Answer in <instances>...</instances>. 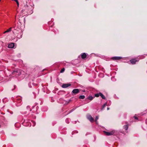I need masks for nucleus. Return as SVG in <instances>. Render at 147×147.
Masks as SVG:
<instances>
[{
	"label": "nucleus",
	"mask_w": 147,
	"mask_h": 147,
	"mask_svg": "<svg viewBox=\"0 0 147 147\" xmlns=\"http://www.w3.org/2000/svg\"><path fill=\"white\" fill-rule=\"evenodd\" d=\"M21 72L20 70H15L12 73V74H11V75H15L20 76L21 74Z\"/></svg>",
	"instance_id": "nucleus-1"
},
{
	"label": "nucleus",
	"mask_w": 147,
	"mask_h": 147,
	"mask_svg": "<svg viewBox=\"0 0 147 147\" xmlns=\"http://www.w3.org/2000/svg\"><path fill=\"white\" fill-rule=\"evenodd\" d=\"M80 92L79 90L78 89H75L73 90L71 92V94L74 95Z\"/></svg>",
	"instance_id": "nucleus-2"
},
{
	"label": "nucleus",
	"mask_w": 147,
	"mask_h": 147,
	"mask_svg": "<svg viewBox=\"0 0 147 147\" xmlns=\"http://www.w3.org/2000/svg\"><path fill=\"white\" fill-rule=\"evenodd\" d=\"M104 132L106 135L108 136L112 135H113L115 133L114 131H111L110 132L104 131Z\"/></svg>",
	"instance_id": "nucleus-3"
},
{
	"label": "nucleus",
	"mask_w": 147,
	"mask_h": 147,
	"mask_svg": "<svg viewBox=\"0 0 147 147\" xmlns=\"http://www.w3.org/2000/svg\"><path fill=\"white\" fill-rule=\"evenodd\" d=\"M87 119L89 120L90 122H93L94 121V118L92 117V116L90 115H88L87 116Z\"/></svg>",
	"instance_id": "nucleus-4"
},
{
	"label": "nucleus",
	"mask_w": 147,
	"mask_h": 147,
	"mask_svg": "<svg viewBox=\"0 0 147 147\" xmlns=\"http://www.w3.org/2000/svg\"><path fill=\"white\" fill-rule=\"evenodd\" d=\"M71 86L70 84H63L62 86V87L63 88H66Z\"/></svg>",
	"instance_id": "nucleus-5"
},
{
	"label": "nucleus",
	"mask_w": 147,
	"mask_h": 147,
	"mask_svg": "<svg viewBox=\"0 0 147 147\" xmlns=\"http://www.w3.org/2000/svg\"><path fill=\"white\" fill-rule=\"evenodd\" d=\"M122 58L121 57H112V59L113 60H118L121 59Z\"/></svg>",
	"instance_id": "nucleus-6"
},
{
	"label": "nucleus",
	"mask_w": 147,
	"mask_h": 147,
	"mask_svg": "<svg viewBox=\"0 0 147 147\" xmlns=\"http://www.w3.org/2000/svg\"><path fill=\"white\" fill-rule=\"evenodd\" d=\"M14 44L13 43H11L9 44L8 47L9 48H13L14 47Z\"/></svg>",
	"instance_id": "nucleus-7"
},
{
	"label": "nucleus",
	"mask_w": 147,
	"mask_h": 147,
	"mask_svg": "<svg viewBox=\"0 0 147 147\" xmlns=\"http://www.w3.org/2000/svg\"><path fill=\"white\" fill-rule=\"evenodd\" d=\"M138 61L135 59H133L130 60L131 63L132 64H135L136 63V62Z\"/></svg>",
	"instance_id": "nucleus-8"
},
{
	"label": "nucleus",
	"mask_w": 147,
	"mask_h": 147,
	"mask_svg": "<svg viewBox=\"0 0 147 147\" xmlns=\"http://www.w3.org/2000/svg\"><path fill=\"white\" fill-rule=\"evenodd\" d=\"M86 54L85 53H82L81 55V58L82 59H85L86 57Z\"/></svg>",
	"instance_id": "nucleus-9"
},
{
	"label": "nucleus",
	"mask_w": 147,
	"mask_h": 147,
	"mask_svg": "<svg viewBox=\"0 0 147 147\" xmlns=\"http://www.w3.org/2000/svg\"><path fill=\"white\" fill-rule=\"evenodd\" d=\"M100 96L101 97V98L104 99H106L104 95H103L101 93L99 92Z\"/></svg>",
	"instance_id": "nucleus-10"
},
{
	"label": "nucleus",
	"mask_w": 147,
	"mask_h": 147,
	"mask_svg": "<svg viewBox=\"0 0 147 147\" xmlns=\"http://www.w3.org/2000/svg\"><path fill=\"white\" fill-rule=\"evenodd\" d=\"M12 28L11 27L9 28L6 31H5V32H4L3 33L4 34L5 33L7 32H10Z\"/></svg>",
	"instance_id": "nucleus-11"
},
{
	"label": "nucleus",
	"mask_w": 147,
	"mask_h": 147,
	"mask_svg": "<svg viewBox=\"0 0 147 147\" xmlns=\"http://www.w3.org/2000/svg\"><path fill=\"white\" fill-rule=\"evenodd\" d=\"M107 105V103L106 102L102 106V107L101 108V110L102 111L104 109L105 107Z\"/></svg>",
	"instance_id": "nucleus-12"
},
{
	"label": "nucleus",
	"mask_w": 147,
	"mask_h": 147,
	"mask_svg": "<svg viewBox=\"0 0 147 147\" xmlns=\"http://www.w3.org/2000/svg\"><path fill=\"white\" fill-rule=\"evenodd\" d=\"M128 128V125H125L124 126L123 128L125 130H127Z\"/></svg>",
	"instance_id": "nucleus-13"
},
{
	"label": "nucleus",
	"mask_w": 147,
	"mask_h": 147,
	"mask_svg": "<svg viewBox=\"0 0 147 147\" xmlns=\"http://www.w3.org/2000/svg\"><path fill=\"white\" fill-rule=\"evenodd\" d=\"M94 97H93L91 96H89L87 98L89 100H92L93 99V98Z\"/></svg>",
	"instance_id": "nucleus-14"
},
{
	"label": "nucleus",
	"mask_w": 147,
	"mask_h": 147,
	"mask_svg": "<svg viewBox=\"0 0 147 147\" xmlns=\"http://www.w3.org/2000/svg\"><path fill=\"white\" fill-rule=\"evenodd\" d=\"M85 98L84 95H80L79 96V98L80 99H84Z\"/></svg>",
	"instance_id": "nucleus-15"
},
{
	"label": "nucleus",
	"mask_w": 147,
	"mask_h": 147,
	"mask_svg": "<svg viewBox=\"0 0 147 147\" xmlns=\"http://www.w3.org/2000/svg\"><path fill=\"white\" fill-rule=\"evenodd\" d=\"M99 96H100V94H99V93H97V94H94V97H98Z\"/></svg>",
	"instance_id": "nucleus-16"
},
{
	"label": "nucleus",
	"mask_w": 147,
	"mask_h": 147,
	"mask_svg": "<svg viewBox=\"0 0 147 147\" xmlns=\"http://www.w3.org/2000/svg\"><path fill=\"white\" fill-rule=\"evenodd\" d=\"M98 119V116H96V118H95V122H96V123H97V120Z\"/></svg>",
	"instance_id": "nucleus-17"
},
{
	"label": "nucleus",
	"mask_w": 147,
	"mask_h": 147,
	"mask_svg": "<svg viewBox=\"0 0 147 147\" xmlns=\"http://www.w3.org/2000/svg\"><path fill=\"white\" fill-rule=\"evenodd\" d=\"M65 70V69L64 68H63L61 69V71H60V72L61 73L63 72Z\"/></svg>",
	"instance_id": "nucleus-18"
},
{
	"label": "nucleus",
	"mask_w": 147,
	"mask_h": 147,
	"mask_svg": "<svg viewBox=\"0 0 147 147\" xmlns=\"http://www.w3.org/2000/svg\"><path fill=\"white\" fill-rule=\"evenodd\" d=\"M28 5H27V4H26V5H24V7L25 9H28Z\"/></svg>",
	"instance_id": "nucleus-19"
},
{
	"label": "nucleus",
	"mask_w": 147,
	"mask_h": 147,
	"mask_svg": "<svg viewBox=\"0 0 147 147\" xmlns=\"http://www.w3.org/2000/svg\"><path fill=\"white\" fill-rule=\"evenodd\" d=\"M32 122L33 123V126H34L36 125V122L33 121H32Z\"/></svg>",
	"instance_id": "nucleus-20"
},
{
	"label": "nucleus",
	"mask_w": 147,
	"mask_h": 147,
	"mask_svg": "<svg viewBox=\"0 0 147 147\" xmlns=\"http://www.w3.org/2000/svg\"><path fill=\"white\" fill-rule=\"evenodd\" d=\"M16 3L17 4L18 7H19V3L18 1H16Z\"/></svg>",
	"instance_id": "nucleus-21"
},
{
	"label": "nucleus",
	"mask_w": 147,
	"mask_h": 147,
	"mask_svg": "<svg viewBox=\"0 0 147 147\" xmlns=\"http://www.w3.org/2000/svg\"><path fill=\"white\" fill-rule=\"evenodd\" d=\"M134 118L135 119H138V118L137 117H136V116H134Z\"/></svg>",
	"instance_id": "nucleus-22"
},
{
	"label": "nucleus",
	"mask_w": 147,
	"mask_h": 147,
	"mask_svg": "<svg viewBox=\"0 0 147 147\" xmlns=\"http://www.w3.org/2000/svg\"><path fill=\"white\" fill-rule=\"evenodd\" d=\"M71 101V100H69V101L68 102V103H69Z\"/></svg>",
	"instance_id": "nucleus-23"
},
{
	"label": "nucleus",
	"mask_w": 147,
	"mask_h": 147,
	"mask_svg": "<svg viewBox=\"0 0 147 147\" xmlns=\"http://www.w3.org/2000/svg\"><path fill=\"white\" fill-rule=\"evenodd\" d=\"M12 1H15L16 2V1H17L18 0H12Z\"/></svg>",
	"instance_id": "nucleus-24"
},
{
	"label": "nucleus",
	"mask_w": 147,
	"mask_h": 147,
	"mask_svg": "<svg viewBox=\"0 0 147 147\" xmlns=\"http://www.w3.org/2000/svg\"><path fill=\"white\" fill-rule=\"evenodd\" d=\"M110 108L109 107H107V110H109V109Z\"/></svg>",
	"instance_id": "nucleus-25"
},
{
	"label": "nucleus",
	"mask_w": 147,
	"mask_h": 147,
	"mask_svg": "<svg viewBox=\"0 0 147 147\" xmlns=\"http://www.w3.org/2000/svg\"><path fill=\"white\" fill-rule=\"evenodd\" d=\"M27 108L28 109L29 108V107L28 106H27Z\"/></svg>",
	"instance_id": "nucleus-26"
},
{
	"label": "nucleus",
	"mask_w": 147,
	"mask_h": 147,
	"mask_svg": "<svg viewBox=\"0 0 147 147\" xmlns=\"http://www.w3.org/2000/svg\"><path fill=\"white\" fill-rule=\"evenodd\" d=\"M1 127V125L0 124V127Z\"/></svg>",
	"instance_id": "nucleus-27"
},
{
	"label": "nucleus",
	"mask_w": 147,
	"mask_h": 147,
	"mask_svg": "<svg viewBox=\"0 0 147 147\" xmlns=\"http://www.w3.org/2000/svg\"><path fill=\"white\" fill-rule=\"evenodd\" d=\"M22 37V35H21V38Z\"/></svg>",
	"instance_id": "nucleus-28"
}]
</instances>
